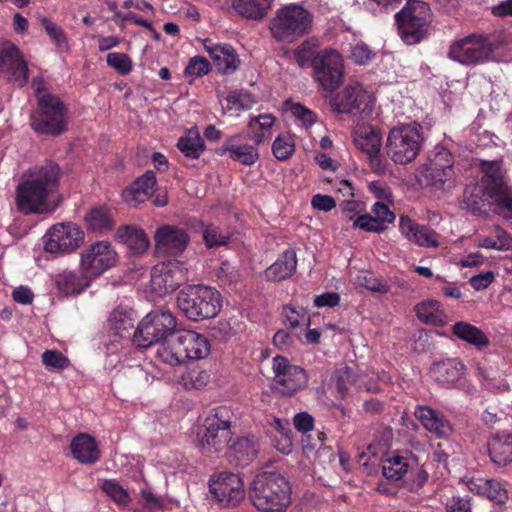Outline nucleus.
I'll use <instances>...</instances> for the list:
<instances>
[{
  "mask_svg": "<svg viewBox=\"0 0 512 512\" xmlns=\"http://www.w3.org/2000/svg\"><path fill=\"white\" fill-rule=\"evenodd\" d=\"M58 179L59 168L55 164L31 169L17 187V209L24 214H43L54 210L50 198L56 191Z\"/></svg>",
  "mask_w": 512,
  "mask_h": 512,
  "instance_id": "obj_1",
  "label": "nucleus"
},
{
  "mask_svg": "<svg viewBox=\"0 0 512 512\" xmlns=\"http://www.w3.org/2000/svg\"><path fill=\"white\" fill-rule=\"evenodd\" d=\"M249 498L259 512H284L291 504V486L280 473L264 471L249 485Z\"/></svg>",
  "mask_w": 512,
  "mask_h": 512,
  "instance_id": "obj_2",
  "label": "nucleus"
},
{
  "mask_svg": "<svg viewBox=\"0 0 512 512\" xmlns=\"http://www.w3.org/2000/svg\"><path fill=\"white\" fill-rule=\"evenodd\" d=\"M423 143L424 133L420 123H400L389 130L385 150L394 163L405 165L418 157Z\"/></svg>",
  "mask_w": 512,
  "mask_h": 512,
  "instance_id": "obj_3",
  "label": "nucleus"
},
{
  "mask_svg": "<svg viewBox=\"0 0 512 512\" xmlns=\"http://www.w3.org/2000/svg\"><path fill=\"white\" fill-rule=\"evenodd\" d=\"M176 303L188 319L200 321L218 315L222 307V298L213 287L188 285L178 293Z\"/></svg>",
  "mask_w": 512,
  "mask_h": 512,
  "instance_id": "obj_4",
  "label": "nucleus"
},
{
  "mask_svg": "<svg viewBox=\"0 0 512 512\" xmlns=\"http://www.w3.org/2000/svg\"><path fill=\"white\" fill-rule=\"evenodd\" d=\"M499 47V41L473 33L452 41L447 56L461 65L477 66L495 61V52Z\"/></svg>",
  "mask_w": 512,
  "mask_h": 512,
  "instance_id": "obj_5",
  "label": "nucleus"
},
{
  "mask_svg": "<svg viewBox=\"0 0 512 512\" xmlns=\"http://www.w3.org/2000/svg\"><path fill=\"white\" fill-rule=\"evenodd\" d=\"M312 25V15L303 6L289 4L277 10L271 21L273 37L281 42L292 43L306 34Z\"/></svg>",
  "mask_w": 512,
  "mask_h": 512,
  "instance_id": "obj_6",
  "label": "nucleus"
},
{
  "mask_svg": "<svg viewBox=\"0 0 512 512\" xmlns=\"http://www.w3.org/2000/svg\"><path fill=\"white\" fill-rule=\"evenodd\" d=\"M382 473L392 481L405 480L412 489L421 488L428 480V472L408 451L388 453L382 462Z\"/></svg>",
  "mask_w": 512,
  "mask_h": 512,
  "instance_id": "obj_7",
  "label": "nucleus"
},
{
  "mask_svg": "<svg viewBox=\"0 0 512 512\" xmlns=\"http://www.w3.org/2000/svg\"><path fill=\"white\" fill-rule=\"evenodd\" d=\"M338 113L355 114L356 120L371 121L377 116L376 97L359 82L346 85L333 99Z\"/></svg>",
  "mask_w": 512,
  "mask_h": 512,
  "instance_id": "obj_8",
  "label": "nucleus"
},
{
  "mask_svg": "<svg viewBox=\"0 0 512 512\" xmlns=\"http://www.w3.org/2000/svg\"><path fill=\"white\" fill-rule=\"evenodd\" d=\"M483 183L491 198V205L498 213L512 215V188L508 184L506 172L500 161H482Z\"/></svg>",
  "mask_w": 512,
  "mask_h": 512,
  "instance_id": "obj_9",
  "label": "nucleus"
},
{
  "mask_svg": "<svg viewBox=\"0 0 512 512\" xmlns=\"http://www.w3.org/2000/svg\"><path fill=\"white\" fill-rule=\"evenodd\" d=\"M430 8L422 1H408L405 7L395 14L399 35L406 44H416L424 37L430 22Z\"/></svg>",
  "mask_w": 512,
  "mask_h": 512,
  "instance_id": "obj_10",
  "label": "nucleus"
},
{
  "mask_svg": "<svg viewBox=\"0 0 512 512\" xmlns=\"http://www.w3.org/2000/svg\"><path fill=\"white\" fill-rule=\"evenodd\" d=\"M32 128L43 134L58 135L67 128V112L55 95L39 96V104L31 115Z\"/></svg>",
  "mask_w": 512,
  "mask_h": 512,
  "instance_id": "obj_11",
  "label": "nucleus"
},
{
  "mask_svg": "<svg viewBox=\"0 0 512 512\" xmlns=\"http://www.w3.org/2000/svg\"><path fill=\"white\" fill-rule=\"evenodd\" d=\"M177 326L176 318L169 311H153L139 323L133 342L141 348L160 343L172 334Z\"/></svg>",
  "mask_w": 512,
  "mask_h": 512,
  "instance_id": "obj_12",
  "label": "nucleus"
},
{
  "mask_svg": "<svg viewBox=\"0 0 512 512\" xmlns=\"http://www.w3.org/2000/svg\"><path fill=\"white\" fill-rule=\"evenodd\" d=\"M312 67L316 81L326 91L337 89L344 78L345 65L342 55L335 49H323L313 58Z\"/></svg>",
  "mask_w": 512,
  "mask_h": 512,
  "instance_id": "obj_13",
  "label": "nucleus"
},
{
  "mask_svg": "<svg viewBox=\"0 0 512 512\" xmlns=\"http://www.w3.org/2000/svg\"><path fill=\"white\" fill-rule=\"evenodd\" d=\"M118 262V253L106 240L96 241L80 253L79 268L94 280L113 268Z\"/></svg>",
  "mask_w": 512,
  "mask_h": 512,
  "instance_id": "obj_14",
  "label": "nucleus"
},
{
  "mask_svg": "<svg viewBox=\"0 0 512 512\" xmlns=\"http://www.w3.org/2000/svg\"><path fill=\"white\" fill-rule=\"evenodd\" d=\"M368 122L356 120L353 130V142L367 156L371 168L376 172H383L385 170V161L380 153L382 147L381 131Z\"/></svg>",
  "mask_w": 512,
  "mask_h": 512,
  "instance_id": "obj_15",
  "label": "nucleus"
},
{
  "mask_svg": "<svg viewBox=\"0 0 512 512\" xmlns=\"http://www.w3.org/2000/svg\"><path fill=\"white\" fill-rule=\"evenodd\" d=\"M232 440L230 422L223 418V411H216L204 420L203 430L198 434L201 449L205 452H220Z\"/></svg>",
  "mask_w": 512,
  "mask_h": 512,
  "instance_id": "obj_16",
  "label": "nucleus"
},
{
  "mask_svg": "<svg viewBox=\"0 0 512 512\" xmlns=\"http://www.w3.org/2000/svg\"><path fill=\"white\" fill-rule=\"evenodd\" d=\"M424 183L435 189L449 188L453 182V158L451 153L439 148L419 171Z\"/></svg>",
  "mask_w": 512,
  "mask_h": 512,
  "instance_id": "obj_17",
  "label": "nucleus"
},
{
  "mask_svg": "<svg viewBox=\"0 0 512 512\" xmlns=\"http://www.w3.org/2000/svg\"><path fill=\"white\" fill-rule=\"evenodd\" d=\"M84 240V232L72 223L53 225L44 236L45 251L53 254L76 250Z\"/></svg>",
  "mask_w": 512,
  "mask_h": 512,
  "instance_id": "obj_18",
  "label": "nucleus"
},
{
  "mask_svg": "<svg viewBox=\"0 0 512 512\" xmlns=\"http://www.w3.org/2000/svg\"><path fill=\"white\" fill-rule=\"evenodd\" d=\"M272 370L274 373V383L278 390L285 395H291L302 389L307 383L305 371L290 363V361L280 355L273 358Z\"/></svg>",
  "mask_w": 512,
  "mask_h": 512,
  "instance_id": "obj_19",
  "label": "nucleus"
},
{
  "mask_svg": "<svg viewBox=\"0 0 512 512\" xmlns=\"http://www.w3.org/2000/svg\"><path fill=\"white\" fill-rule=\"evenodd\" d=\"M210 492L223 506H235L245 496L242 479L231 472H221L214 475L209 484Z\"/></svg>",
  "mask_w": 512,
  "mask_h": 512,
  "instance_id": "obj_20",
  "label": "nucleus"
},
{
  "mask_svg": "<svg viewBox=\"0 0 512 512\" xmlns=\"http://www.w3.org/2000/svg\"><path fill=\"white\" fill-rule=\"evenodd\" d=\"M0 72L14 86L22 87L27 83V62L13 43H4L0 47Z\"/></svg>",
  "mask_w": 512,
  "mask_h": 512,
  "instance_id": "obj_21",
  "label": "nucleus"
},
{
  "mask_svg": "<svg viewBox=\"0 0 512 512\" xmlns=\"http://www.w3.org/2000/svg\"><path fill=\"white\" fill-rule=\"evenodd\" d=\"M189 241L187 232L174 225H163L154 234L156 251L165 255L181 254L188 246Z\"/></svg>",
  "mask_w": 512,
  "mask_h": 512,
  "instance_id": "obj_22",
  "label": "nucleus"
},
{
  "mask_svg": "<svg viewBox=\"0 0 512 512\" xmlns=\"http://www.w3.org/2000/svg\"><path fill=\"white\" fill-rule=\"evenodd\" d=\"M184 280L177 263H160L151 270L150 290L155 296L174 291Z\"/></svg>",
  "mask_w": 512,
  "mask_h": 512,
  "instance_id": "obj_23",
  "label": "nucleus"
},
{
  "mask_svg": "<svg viewBox=\"0 0 512 512\" xmlns=\"http://www.w3.org/2000/svg\"><path fill=\"white\" fill-rule=\"evenodd\" d=\"M399 232L409 242L426 248L439 246L438 235L425 225H419L407 215L399 217Z\"/></svg>",
  "mask_w": 512,
  "mask_h": 512,
  "instance_id": "obj_24",
  "label": "nucleus"
},
{
  "mask_svg": "<svg viewBox=\"0 0 512 512\" xmlns=\"http://www.w3.org/2000/svg\"><path fill=\"white\" fill-rule=\"evenodd\" d=\"M204 50L211 57L219 72L230 74L240 65L239 57L235 49L226 43H215L210 39L202 41Z\"/></svg>",
  "mask_w": 512,
  "mask_h": 512,
  "instance_id": "obj_25",
  "label": "nucleus"
},
{
  "mask_svg": "<svg viewBox=\"0 0 512 512\" xmlns=\"http://www.w3.org/2000/svg\"><path fill=\"white\" fill-rule=\"evenodd\" d=\"M415 418L430 433L439 438H447L452 434L449 421L438 411L428 406H418L414 411Z\"/></svg>",
  "mask_w": 512,
  "mask_h": 512,
  "instance_id": "obj_26",
  "label": "nucleus"
},
{
  "mask_svg": "<svg viewBox=\"0 0 512 512\" xmlns=\"http://www.w3.org/2000/svg\"><path fill=\"white\" fill-rule=\"evenodd\" d=\"M155 185V174L148 171L122 192V198L129 206L136 207L150 198Z\"/></svg>",
  "mask_w": 512,
  "mask_h": 512,
  "instance_id": "obj_27",
  "label": "nucleus"
},
{
  "mask_svg": "<svg viewBox=\"0 0 512 512\" xmlns=\"http://www.w3.org/2000/svg\"><path fill=\"white\" fill-rule=\"evenodd\" d=\"M186 353L183 351L180 331L175 330L168 337L158 344L156 350L157 358L170 366H178L185 363Z\"/></svg>",
  "mask_w": 512,
  "mask_h": 512,
  "instance_id": "obj_28",
  "label": "nucleus"
},
{
  "mask_svg": "<svg viewBox=\"0 0 512 512\" xmlns=\"http://www.w3.org/2000/svg\"><path fill=\"white\" fill-rule=\"evenodd\" d=\"M183 351L188 360H201L210 354V342L206 336L193 330H179Z\"/></svg>",
  "mask_w": 512,
  "mask_h": 512,
  "instance_id": "obj_29",
  "label": "nucleus"
},
{
  "mask_svg": "<svg viewBox=\"0 0 512 512\" xmlns=\"http://www.w3.org/2000/svg\"><path fill=\"white\" fill-rule=\"evenodd\" d=\"M73 457L82 464H93L100 458V451L94 438L81 433L70 444Z\"/></svg>",
  "mask_w": 512,
  "mask_h": 512,
  "instance_id": "obj_30",
  "label": "nucleus"
},
{
  "mask_svg": "<svg viewBox=\"0 0 512 512\" xmlns=\"http://www.w3.org/2000/svg\"><path fill=\"white\" fill-rule=\"evenodd\" d=\"M488 451L491 460L500 466L512 462V433L502 431L491 437L488 442Z\"/></svg>",
  "mask_w": 512,
  "mask_h": 512,
  "instance_id": "obj_31",
  "label": "nucleus"
},
{
  "mask_svg": "<svg viewBox=\"0 0 512 512\" xmlns=\"http://www.w3.org/2000/svg\"><path fill=\"white\" fill-rule=\"evenodd\" d=\"M94 279L85 271H64L58 275L56 283L65 295H76L87 289Z\"/></svg>",
  "mask_w": 512,
  "mask_h": 512,
  "instance_id": "obj_32",
  "label": "nucleus"
},
{
  "mask_svg": "<svg viewBox=\"0 0 512 512\" xmlns=\"http://www.w3.org/2000/svg\"><path fill=\"white\" fill-rule=\"evenodd\" d=\"M240 139V135L228 138L221 148V152L228 153L232 160L243 165H253L259 158L258 151L253 145L241 144Z\"/></svg>",
  "mask_w": 512,
  "mask_h": 512,
  "instance_id": "obj_33",
  "label": "nucleus"
},
{
  "mask_svg": "<svg viewBox=\"0 0 512 512\" xmlns=\"http://www.w3.org/2000/svg\"><path fill=\"white\" fill-rule=\"evenodd\" d=\"M116 235L133 254H143L149 248V237L142 228L132 225L121 226L117 229Z\"/></svg>",
  "mask_w": 512,
  "mask_h": 512,
  "instance_id": "obj_34",
  "label": "nucleus"
},
{
  "mask_svg": "<svg viewBox=\"0 0 512 512\" xmlns=\"http://www.w3.org/2000/svg\"><path fill=\"white\" fill-rule=\"evenodd\" d=\"M296 267V252L293 249H288L266 269L265 277L271 281H280L292 276L296 271Z\"/></svg>",
  "mask_w": 512,
  "mask_h": 512,
  "instance_id": "obj_35",
  "label": "nucleus"
},
{
  "mask_svg": "<svg viewBox=\"0 0 512 512\" xmlns=\"http://www.w3.org/2000/svg\"><path fill=\"white\" fill-rule=\"evenodd\" d=\"M465 372V365L458 359H447L435 364L431 370L433 378L443 385H453Z\"/></svg>",
  "mask_w": 512,
  "mask_h": 512,
  "instance_id": "obj_36",
  "label": "nucleus"
},
{
  "mask_svg": "<svg viewBox=\"0 0 512 512\" xmlns=\"http://www.w3.org/2000/svg\"><path fill=\"white\" fill-rule=\"evenodd\" d=\"M414 310L418 319L425 324L443 326L448 321L440 302L433 299L423 300L415 306Z\"/></svg>",
  "mask_w": 512,
  "mask_h": 512,
  "instance_id": "obj_37",
  "label": "nucleus"
},
{
  "mask_svg": "<svg viewBox=\"0 0 512 512\" xmlns=\"http://www.w3.org/2000/svg\"><path fill=\"white\" fill-rule=\"evenodd\" d=\"M273 0H232V6L241 16L260 20L271 9Z\"/></svg>",
  "mask_w": 512,
  "mask_h": 512,
  "instance_id": "obj_38",
  "label": "nucleus"
},
{
  "mask_svg": "<svg viewBox=\"0 0 512 512\" xmlns=\"http://www.w3.org/2000/svg\"><path fill=\"white\" fill-rule=\"evenodd\" d=\"M231 454L240 465L251 462L258 453V442L253 436L237 437L229 446Z\"/></svg>",
  "mask_w": 512,
  "mask_h": 512,
  "instance_id": "obj_39",
  "label": "nucleus"
},
{
  "mask_svg": "<svg viewBox=\"0 0 512 512\" xmlns=\"http://www.w3.org/2000/svg\"><path fill=\"white\" fill-rule=\"evenodd\" d=\"M453 334L459 339L481 349L489 345L488 337L476 326L460 321L453 325Z\"/></svg>",
  "mask_w": 512,
  "mask_h": 512,
  "instance_id": "obj_40",
  "label": "nucleus"
},
{
  "mask_svg": "<svg viewBox=\"0 0 512 512\" xmlns=\"http://www.w3.org/2000/svg\"><path fill=\"white\" fill-rule=\"evenodd\" d=\"M274 123L275 117L272 114H261L249 121L248 129L255 145H260L270 139Z\"/></svg>",
  "mask_w": 512,
  "mask_h": 512,
  "instance_id": "obj_41",
  "label": "nucleus"
},
{
  "mask_svg": "<svg viewBox=\"0 0 512 512\" xmlns=\"http://www.w3.org/2000/svg\"><path fill=\"white\" fill-rule=\"evenodd\" d=\"M493 236L481 237L477 245L486 249H494L498 251H510L509 256L512 261V237L500 226L495 225L492 228Z\"/></svg>",
  "mask_w": 512,
  "mask_h": 512,
  "instance_id": "obj_42",
  "label": "nucleus"
},
{
  "mask_svg": "<svg viewBox=\"0 0 512 512\" xmlns=\"http://www.w3.org/2000/svg\"><path fill=\"white\" fill-rule=\"evenodd\" d=\"M177 146L186 157L193 159L198 158L205 149L204 141L195 127L179 138Z\"/></svg>",
  "mask_w": 512,
  "mask_h": 512,
  "instance_id": "obj_43",
  "label": "nucleus"
},
{
  "mask_svg": "<svg viewBox=\"0 0 512 512\" xmlns=\"http://www.w3.org/2000/svg\"><path fill=\"white\" fill-rule=\"evenodd\" d=\"M254 104L255 100L249 93L234 91L226 96L222 107L225 113L238 116L241 111L251 109Z\"/></svg>",
  "mask_w": 512,
  "mask_h": 512,
  "instance_id": "obj_44",
  "label": "nucleus"
},
{
  "mask_svg": "<svg viewBox=\"0 0 512 512\" xmlns=\"http://www.w3.org/2000/svg\"><path fill=\"white\" fill-rule=\"evenodd\" d=\"M108 327L114 336L123 338L133 328V318L129 312L123 309H115L109 316Z\"/></svg>",
  "mask_w": 512,
  "mask_h": 512,
  "instance_id": "obj_45",
  "label": "nucleus"
},
{
  "mask_svg": "<svg viewBox=\"0 0 512 512\" xmlns=\"http://www.w3.org/2000/svg\"><path fill=\"white\" fill-rule=\"evenodd\" d=\"M464 202L473 211H481L486 204L491 205V198L486 193L483 177L479 184L466 187L464 191Z\"/></svg>",
  "mask_w": 512,
  "mask_h": 512,
  "instance_id": "obj_46",
  "label": "nucleus"
},
{
  "mask_svg": "<svg viewBox=\"0 0 512 512\" xmlns=\"http://www.w3.org/2000/svg\"><path fill=\"white\" fill-rule=\"evenodd\" d=\"M88 229L93 231H103L111 228V217L108 210L104 207H95L85 216Z\"/></svg>",
  "mask_w": 512,
  "mask_h": 512,
  "instance_id": "obj_47",
  "label": "nucleus"
},
{
  "mask_svg": "<svg viewBox=\"0 0 512 512\" xmlns=\"http://www.w3.org/2000/svg\"><path fill=\"white\" fill-rule=\"evenodd\" d=\"M111 500L119 507H127L131 502L128 491L115 480H106L101 486Z\"/></svg>",
  "mask_w": 512,
  "mask_h": 512,
  "instance_id": "obj_48",
  "label": "nucleus"
},
{
  "mask_svg": "<svg viewBox=\"0 0 512 512\" xmlns=\"http://www.w3.org/2000/svg\"><path fill=\"white\" fill-rule=\"evenodd\" d=\"M288 423H283L280 420H275V429L277 435H274V446L283 454H290L293 450L292 439L290 436L291 430L287 427Z\"/></svg>",
  "mask_w": 512,
  "mask_h": 512,
  "instance_id": "obj_49",
  "label": "nucleus"
},
{
  "mask_svg": "<svg viewBox=\"0 0 512 512\" xmlns=\"http://www.w3.org/2000/svg\"><path fill=\"white\" fill-rule=\"evenodd\" d=\"M356 378V372L351 367H344L335 373V387L341 398L347 395L350 386L356 383Z\"/></svg>",
  "mask_w": 512,
  "mask_h": 512,
  "instance_id": "obj_50",
  "label": "nucleus"
},
{
  "mask_svg": "<svg viewBox=\"0 0 512 512\" xmlns=\"http://www.w3.org/2000/svg\"><path fill=\"white\" fill-rule=\"evenodd\" d=\"M284 323L291 328L299 326H308L310 318L304 308L294 307L291 305L283 308Z\"/></svg>",
  "mask_w": 512,
  "mask_h": 512,
  "instance_id": "obj_51",
  "label": "nucleus"
},
{
  "mask_svg": "<svg viewBox=\"0 0 512 512\" xmlns=\"http://www.w3.org/2000/svg\"><path fill=\"white\" fill-rule=\"evenodd\" d=\"M355 283L359 286L365 287L370 291L378 292L381 294H386L390 291V286L387 282L374 277L369 272H359L355 278Z\"/></svg>",
  "mask_w": 512,
  "mask_h": 512,
  "instance_id": "obj_52",
  "label": "nucleus"
},
{
  "mask_svg": "<svg viewBox=\"0 0 512 512\" xmlns=\"http://www.w3.org/2000/svg\"><path fill=\"white\" fill-rule=\"evenodd\" d=\"M286 109L290 111L299 125L309 128L317 121L316 114L299 103H286Z\"/></svg>",
  "mask_w": 512,
  "mask_h": 512,
  "instance_id": "obj_53",
  "label": "nucleus"
},
{
  "mask_svg": "<svg viewBox=\"0 0 512 512\" xmlns=\"http://www.w3.org/2000/svg\"><path fill=\"white\" fill-rule=\"evenodd\" d=\"M295 150V144L290 134H280L273 142L272 151L279 160L288 159Z\"/></svg>",
  "mask_w": 512,
  "mask_h": 512,
  "instance_id": "obj_54",
  "label": "nucleus"
},
{
  "mask_svg": "<svg viewBox=\"0 0 512 512\" xmlns=\"http://www.w3.org/2000/svg\"><path fill=\"white\" fill-rule=\"evenodd\" d=\"M106 60L110 67L122 75L130 73L133 67L131 59L124 53H109L106 57Z\"/></svg>",
  "mask_w": 512,
  "mask_h": 512,
  "instance_id": "obj_55",
  "label": "nucleus"
},
{
  "mask_svg": "<svg viewBox=\"0 0 512 512\" xmlns=\"http://www.w3.org/2000/svg\"><path fill=\"white\" fill-rule=\"evenodd\" d=\"M210 71V63L202 56L192 57L185 68V75L191 78H197L208 74Z\"/></svg>",
  "mask_w": 512,
  "mask_h": 512,
  "instance_id": "obj_56",
  "label": "nucleus"
},
{
  "mask_svg": "<svg viewBox=\"0 0 512 512\" xmlns=\"http://www.w3.org/2000/svg\"><path fill=\"white\" fill-rule=\"evenodd\" d=\"M389 204L390 203L387 202L376 201L371 208L372 215L380 222L384 230L387 228L388 224L395 220V214L390 210Z\"/></svg>",
  "mask_w": 512,
  "mask_h": 512,
  "instance_id": "obj_57",
  "label": "nucleus"
},
{
  "mask_svg": "<svg viewBox=\"0 0 512 512\" xmlns=\"http://www.w3.org/2000/svg\"><path fill=\"white\" fill-rule=\"evenodd\" d=\"M42 362L48 369L63 370L68 367L69 360L61 352L46 350L42 354Z\"/></svg>",
  "mask_w": 512,
  "mask_h": 512,
  "instance_id": "obj_58",
  "label": "nucleus"
},
{
  "mask_svg": "<svg viewBox=\"0 0 512 512\" xmlns=\"http://www.w3.org/2000/svg\"><path fill=\"white\" fill-rule=\"evenodd\" d=\"M315 55V45L309 41L303 42L294 51L296 62L300 67L312 66V61Z\"/></svg>",
  "mask_w": 512,
  "mask_h": 512,
  "instance_id": "obj_59",
  "label": "nucleus"
},
{
  "mask_svg": "<svg viewBox=\"0 0 512 512\" xmlns=\"http://www.w3.org/2000/svg\"><path fill=\"white\" fill-rule=\"evenodd\" d=\"M354 228H359L367 232L380 233L384 231L380 222L371 214H364L357 217L353 223Z\"/></svg>",
  "mask_w": 512,
  "mask_h": 512,
  "instance_id": "obj_60",
  "label": "nucleus"
},
{
  "mask_svg": "<svg viewBox=\"0 0 512 512\" xmlns=\"http://www.w3.org/2000/svg\"><path fill=\"white\" fill-rule=\"evenodd\" d=\"M373 56L372 50L365 43H357L354 45L350 54L351 60L359 65L368 64Z\"/></svg>",
  "mask_w": 512,
  "mask_h": 512,
  "instance_id": "obj_61",
  "label": "nucleus"
},
{
  "mask_svg": "<svg viewBox=\"0 0 512 512\" xmlns=\"http://www.w3.org/2000/svg\"><path fill=\"white\" fill-rule=\"evenodd\" d=\"M208 375L204 371L192 370L183 376V384L186 388L200 389L206 385Z\"/></svg>",
  "mask_w": 512,
  "mask_h": 512,
  "instance_id": "obj_62",
  "label": "nucleus"
},
{
  "mask_svg": "<svg viewBox=\"0 0 512 512\" xmlns=\"http://www.w3.org/2000/svg\"><path fill=\"white\" fill-rule=\"evenodd\" d=\"M227 239V236L223 235L216 226L209 225L204 230V240L209 248L225 245Z\"/></svg>",
  "mask_w": 512,
  "mask_h": 512,
  "instance_id": "obj_63",
  "label": "nucleus"
},
{
  "mask_svg": "<svg viewBox=\"0 0 512 512\" xmlns=\"http://www.w3.org/2000/svg\"><path fill=\"white\" fill-rule=\"evenodd\" d=\"M485 497L493 502L501 504L506 501L508 494L501 482L490 479V487L487 489Z\"/></svg>",
  "mask_w": 512,
  "mask_h": 512,
  "instance_id": "obj_64",
  "label": "nucleus"
}]
</instances>
